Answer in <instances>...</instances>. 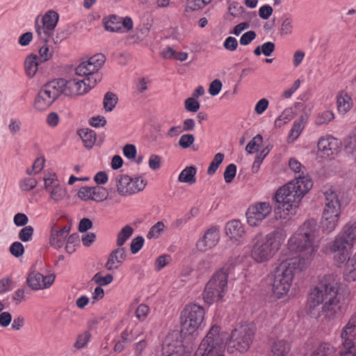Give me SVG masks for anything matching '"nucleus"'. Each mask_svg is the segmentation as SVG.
<instances>
[{"label": "nucleus", "instance_id": "38", "mask_svg": "<svg viewBox=\"0 0 356 356\" xmlns=\"http://www.w3.org/2000/svg\"><path fill=\"white\" fill-rule=\"evenodd\" d=\"M164 228L165 225L162 221L157 222L156 224L151 227L147 234V238L148 239L159 238L161 234L163 232Z\"/></svg>", "mask_w": 356, "mask_h": 356}, {"label": "nucleus", "instance_id": "57", "mask_svg": "<svg viewBox=\"0 0 356 356\" xmlns=\"http://www.w3.org/2000/svg\"><path fill=\"white\" fill-rule=\"evenodd\" d=\"M149 312V307L145 304H141L136 310V316L138 320L143 321L147 318Z\"/></svg>", "mask_w": 356, "mask_h": 356}, {"label": "nucleus", "instance_id": "36", "mask_svg": "<svg viewBox=\"0 0 356 356\" xmlns=\"http://www.w3.org/2000/svg\"><path fill=\"white\" fill-rule=\"evenodd\" d=\"M334 118L332 111L326 110L319 112L315 119V124L318 126L327 124Z\"/></svg>", "mask_w": 356, "mask_h": 356}, {"label": "nucleus", "instance_id": "49", "mask_svg": "<svg viewBox=\"0 0 356 356\" xmlns=\"http://www.w3.org/2000/svg\"><path fill=\"white\" fill-rule=\"evenodd\" d=\"M195 141V137L193 134H186L182 135L179 140V145L183 148H188Z\"/></svg>", "mask_w": 356, "mask_h": 356}, {"label": "nucleus", "instance_id": "44", "mask_svg": "<svg viewBox=\"0 0 356 356\" xmlns=\"http://www.w3.org/2000/svg\"><path fill=\"white\" fill-rule=\"evenodd\" d=\"M301 118H302V117ZM303 128L304 123L302 119L298 121H295L290 131L289 138H291L292 141L296 140L302 132Z\"/></svg>", "mask_w": 356, "mask_h": 356}, {"label": "nucleus", "instance_id": "46", "mask_svg": "<svg viewBox=\"0 0 356 356\" xmlns=\"http://www.w3.org/2000/svg\"><path fill=\"white\" fill-rule=\"evenodd\" d=\"M92 280L99 286H106L113 282V277L111 274L102 276L99 273H97L94 275Z\"/></svg>", "mask_w": 356, "mask_h": 356}, {"label": "nucleus", "instance_id": "7", "mask_svg": "<svg viewBox=\"0 0 356 356\" xmlns=\"http://www.w3.org/2000/svg\"><path fill=\"white\" fill-rule=\"evenodd\" d=\"M225 334L220 333V327H211L202 341L196 354L200 356H224Z\"/></svg>", "mask_w": 356, "mask_h": 356}, {"label": "nucleus", "instance_id": "4", "mask_svg": "<svg viewBox=\"0 0 356 356\" xmlns=\"http://www.w3.org/2000/svg\"><path fill=\"white\" fill-rule=\"evenodd\" d=\"M355 239L356 222L346 224L335 236L330 245V250L337 264H342L347 261Z\"/></svg>", "mask_w": 356, "mask_h": 356}, {"label": "nucleus", "instance_id": "63", "mask_svg": "<svg viewBox=\"0 0 356 356\" xmlns=\"http://www.w3.org/2000/svg\"><path fill=\"white\" fill-rule=\"evenodd\" d=\"M222 86V82L218 79H215L210 83L209 88V94L212 96L217 95L221 90Z\"/></svg>", "mask_w": 356, "mask_h": 356}, {"label": "nucleus", "instance_id": "3", "mask_svg": "<svg viewBox=\"0 0 356 356\" xmlns=\"http://www.w3.org/2000/svg\"><path fill=\"white\" fill-rule=\"evenodd\" d=\"M286 236L285 232L280 228L266 235L257 234L251 241V258L259 264L269 261L280 249Z\"/></svg>", "mask_w": 356, "mask_h": 356}, {"label": "nucleus", "instance_id": "52", "mask_svg": "<svg viewBox=\"0 0 356 356\" xmlns=\"http://www.w3.org/2000/svg\"><path fill=\"white\" fill-rule=\"evenodd\" d=\"M33 228L31 226H26L22 228L19 233V238L24 242H27L31 240Z\"/></svg>", "mask_w": 356, "mask_h": 356}, {"label": "nucleus", "instance_id": "43", "mask_svg": "<svg viewBox=\"0 0 356 356\" xmlns=\"http://www.w3.org/2000/svg\"><path fill=\"white\" fill-rule=\"evenodd\" d=\"M270 149L266 147L261 151V152L257 155L255 160L252 167V171L253 173L257 172L259 169L260 165L261 164L264 158L268 154Z\"/></svg>", "mask_w": 356, "mask_h": 356}, {"label": "nucleus", "instance_id": "2", "mask_svg": "<svg viewBox=\"0 0 356 356\" xmlns=\"http://www.w3.org/2000/svg\"><path fill=\"white\" fill-rule=\"evenodd\" d=\"M312 186L313 181L308 176L299 175L295 180L280 188L275 195L276 214L280 218L286 219L295 213L298 204Z\"/></svg>", "mask_w": 356, "mask_h": 356}, {"label": "nucleus", "instance_id": "58", "mask_svg": "<svg viewBox=\"0 0 356 356\" xmlns=\"http://www.w3.org/2000/svg\"><path fill=\"white\" fill-rule=\"evenodd\" d=\"M293 29V20L291 18H286L283 20L280 32L282 35H289L292 33Z\"/></svg>", "mask_w": 356, "mask_h": 356}, {"label": "nucleus", "instance_id": "41", "mask_svg": "<svg viewBox=\"0 0 356 356\" xmlns=\"http://www.w3.org/2000/svg\"><path fill=\"white\" fill-rule=\"evenodd\" d=\"M92 200L100 202L108 198L106 189L102 186L92 187Z\"/></svg>", "mask_w": 356, "mask_h": 356}, {"label": "nucleus", "instance_id": "29", "mask_svg": "<svg viewBox=\"0 0 356 356\" xmlns=\"http://www.w3.org/2000/svg\"><path fill=\"white\" fill-rule=\"evenodd\" d=\"M344 277L348 282L356 280V252L353 257H348L344 269Z\"/></svg>", "mask_w": 356, "mask_h": 356}, {"label": "nucleus", "instance_id": "42", "mask_svg": "<svg viewBox=\"0 0 356 356\" xmlns=\"http://www.w3.org/2000/svg\"><path fill=\"white\" fill-rule=\"evenodd\" d=\"M293 118V111L291 108H286L282 114L275 120V124L281 127L282 124H286Z\"/></svg>", "mask_w": 356, "mask_h": 356}, {"label": "nucleus", "instance_id": "9", "mask_svg": "<svg viewBox=\"0 0 356 356\" xmlns=\"http://www.w3.org/2000/svg\"><path fill=\"white\" fill-rule=\"evenodd\" d=\"M204 317V308L196 304L188 305L181 313V333L193 334L202 324Z\"/></svg>", "mask_w": 356, "mask_h": 356}, {"label": "nucleus", "instance_id": "62", "mask_svg": "<svg viewBox=\"0 0 356 356\" xmlns=\"http://www.w3.org/2000/svg\"><path fill=\"white\" fill-rule=\"evenodd\" d=\"M257 35L254 31H249L243 33L240 38L241 45H248L256 38Z\"/></svg>", "mask_w": 356, "mask_h": 356}, {"label": "nucleus", "instance_id": "26", "mask_svg": "<svg viewBox=\"0 0 356 356\" xmlns=\"http://www.w3.org/2000/svg\"><path fill=\"white\" fill-rule=\"evenodd\" d=\"M132 178L126 175H120L116 177V186L118 193L126 196L132 194Z\"/></svg>", "mask_w": 356, "mask_h": 356}, {"label": "nucleus", "instance_id": "53", "mask_svg": "<svg viewBox=\"0 0 356 356\" xmlns=\"http://www.w3.org/2000/svg\"><path fill=\"white\" fill-rule=\"evenodd\" d=\"M185 108L189 112H197L200 107V104L198 101H197L194 97H189L186 99L184 102Z\"/></svg>", "mask_w": 356, "mask_h": 356}, {"label": "nucleus", "instance_id": "55", "mask_svg": "<svg viewBox=\"0 0 356 356\" xmlns=\"http://www.w3.org/2000/svg\"><path fill=\"white\" fill-rule=\"evenodd\" d=\"M207 4L204 0H188L187 1L186 11L197 10L204 8Z\"/></svg>", "mask_w": 356, "mask_h": 356}, {"label": "nucleus", "instance_id": "64", "mask_svg": "<svg viewBox=\"0 0 356 356\" xmlns=\"http://www.w3.org/2000/svg\"><path fill=\"white\" fill-rule=\"evenodd\" d=\"M161 163V158L156 154H152L149 159V167L153 170H156L160 168Z\"/></svg>", "mask_w": 356, "mask_h": 356}, {"label": "nucleus", "instance_id": "39", "mask_svg": "<svg viewBox=\"0 0 356 356\" xmlns=\"http://www.w3.org/2000/svg\"><path fill=\"white\" fill-rule=\"evenodd\" d=\"M129 332L127 330H124L121 334V339L116 342L114 346V350L115 352H121L124 350V348L128 346L132 341L131 339L129 337Z\"/></svg>", "mask_w": 356, "mask_h": 356}, {"label": "nucleus", "instance_id": "28", "mask_svg": "<svg viewBox=\"0 0 356 356\" xmlns=\"http://www.w3.org/2000/svg\"><path fill=\"white\" fill-rule=\"evenodd\" d=\"M78 134L87 149H91L93 147L96 141V134L93 130L81 129L78 131Z\"/></svg>", "mask_w": 356, "mask_h": 356}, {"label": "nucleus", "instance_id": "6", "mask_svg": "<svg viewBox=\"0 0 356 356\" xmlns=\"http://www.w3.org/2000/svg\"><path fill=\"white\" fill-rule=\"evenodd\" d=\"M325 207L322 214L321 227L325 234L332 232L338 225L341 214V203L337 192L330 188L323 192Z\"/></svg>", "mask_w": 356, "mask_h": 356}, {"label": "nucleus", "instance_id": "35", "mask_svg": "<svg viewBox=\"0 0 356 356\" xmlns=\"http://www.w3.org/2000/svg\"><path fill=\"white\" fill-rule=\"evenodd\" d=\"M335 352L334 348L329 343L320 344L310 356H333Z\"/></svg>", "mask_w": 356, "mask_h": 356}, {"label": "nucleus", "instance_id": "23", "mask_svg": "<svg viewBox=\"0 0 356 356\" xmlns=\"http://www.w3.org/2000/svg\"><path fill=\"white\" fill-rule=\"evenodd\" d=\"M54 226L53 225L51 229L49 245L55 249H60L63 246L70 228L65 226L58 230L55 229Z\"/></svg>", "mask_w": 356, "mask_h": 356}, {"label": "nucleus", "instance_id": "22", "mask_svg": "<svg viewBox=\"0 0 356 356\" xmlns=\"http://www.w3.org/2000/svg\"><path fill=\"white\" fill-rule=\"evenodd\" d=\"M127 251L124 248L118 247L113 250L108 257L105 268L109 271L118 269L127 259Z\"/></svg>", "mask_w": 356, "mask_h": 356}, {"label": "nucleus", "instance_id": "48", "mask_svg": "<svg viewBox=\"0 0 356 356\" xmlns=\"http://www.w3.org/2000/svg\"><path fill=\"white\" fill-rule=\"evenodd\" d=\"M263 138L260 134L254 137L246 145L245 150L249 154H252L257 150V147L262 143Z\"/></svg>", "mask_w": 356, "mask_h": 356}, {"label": "nucleus", "instance_id": "51", "mask_svg": "<svg viewBox=\"0 0 356 356\" xmlns=\"http://www.w3.org/2000/svg\"><path fill=\"white\" fill-rule=\"evenodd\" d=\"M147 184V181L142 177H136L132 179V194L138 193L143 191Z\"/></svg>", "mask_w": 356, "mask_h": 356}, {"label": "nucleus", "instance_id": "18", "mask_svg": "<svg viewBox=\"0 0 356 356\" xmlns=\"http://www.w3.org/2000/svg\"><path fill=\"white\" fill-rule=\"evenodd\" d=\"M318 232V226L316 220H308L292 235V241L295 243L307 238L316 243Z\"/></svg>", "mask_w": 356, "mask_h": 356}, {"label": "nucleus", "instance_id": "56", "mask_svg": "<svg viewBox=\"0 0 356 356\" xmlns=\"http://www.w3.org/2000/svg\"><path fill=\"white\" fill-rule=\"evenodd\" d=\"M170 256L168 254H163L159 256L155 261V270L157 271L161 270L170 261Z\"/></svg>", "mask_w": 356, "mask_h": 356}, {"label": "nucleus", "instance_id": "20", "mask_svg": "<svg viewBox=\"0 0 356 356\" xmlns=\"http://www.w3.org/2000/svg\"><path fill=\"white\" fill-rule=\"evenodd\" d=\"M104 28L111 32L129 31L133 28V22L129 17L122 19L116 15H111L108 19H104Z\"/></svg>", "mask_w": 356, "mask_h": 356}, {"label": "nucleus", "instance_id": "16", "mask_svg": "<svg viewBox=\"0 0 356 356\" xmlns=\"http://www.w3.org/2000/svg\"><path fill=\"white\" fill-rule=\"evenodd\" d=\"M293 242L291 236L288 241V249L292 252L298 254V261L300 263L301 261H305L311 259L318 248L317 243L307 238L295 243Z\"/></svg>", "mask_w": 356, "mask_h": 356}, {"label": "nucleus", "instance_id": "45", "mask_svg": "<svg viewBox=\"0 0 356 356\" xmlns=\"http://www.w3.org/2000/svg\"><path fill=\"white\" fill-rule=\"evenodd\" d=\"M229 13L236 17L243 13L244 8L238 2L227 1Z\"/></svg>", "mask_w": 356, "mask_h": 356}, {"label": "nucleus", "instance_id": "8", "mask_svg": "<svg viewBox=\"0 0 356 356\" xmlns=\"http://www.w3.org/2000/svg\"><path fill=\"white\" fill-rule=\"evenodd\" d=\"M228 273L224 270L216 272L207 283L202 293L209 305L221 300L227 291Z\"/></svg>", "mask_w": 356, "mask_h": 356}, {"label": "nucleus", "instance_id": "19", "mask_svg": "<svg viewBox=\"0 0 356 356\" xmlns=\"http://www.w3.org/2000/svg\"><path fill=\"white\" fill-rule=\"evenodd\" d=\"M55 277L54 274L44 276L39 272L32 271L26 277V284L35 291L47 289L52 285Z\"/></svg>", "mask_w": 356, "mask_h": 356}, {"label": "nucleus", "instance_id": "1", "mask_svg": "<svg viewBox=\"0 0 356 356\" xmlns=\"http://www.w3.org/2000/svg\"><path fill=\"white\" fill-rule=\"evenodd\" d=\"M339 278L334 273L325 275L318 284L311 291L308 298L309 312L312 315L315 307H321L322 314L327 318H332L341 313L342 307L337 297Z\"/></svg>", "mask_w": 356, "mask_h": 356}, {"label": "nucleus", "instance_id": "50", "mask_svg": "<svg viewBox=\"0 0 356 356\" xmlns=\"http://www.w3.org/2000/svg\"><path fill=\"white\" fill-rule=\"evenodd\" d=\"M144 244V238L143 236H138L132 239L130 244V250L132 254L138 253L143 248Z\"/></svg>", "mask_w": 356, "mask_h": 356}, {"label": "nucleus", "instance_id": "54", "mask_svg": "<svg viewBox=\"0 0 356 356\" xmlns=\"http://www.w3.org/2000/svg\"><path fill=\"white\" fill-rule=\"evenodd\" d=\"M10 252L14 257H19L24 254V248L20 242L16 241L10 245Z\"/></svg>", "mask_w": 356, "mask_h": 356}, {"label": "nucleus", "instance_id": "47", "mask_svg": "<svg viewBox=\"0 0 356 356\" xmlns=\"http://www.w3.org/2000/svg\"><path fill=\"white\" fill-rule=\"evenodd\" d=\"M236 173V165L234 163L228 165L224 172V179L226 183H231L234 179Z\"/></svg>", "mask_w": 356, "mask_h": 356}, {"label": "nucleus", "instance_id": "14", "mask_svg": "<svg viewBox=\"0 0 356 356\" xmlns=\"http://www.w3.org/2000/svg\"><path fill=\"white\" fill-rule=\"evenodd\" d=\"M343 340V349L340 350L341 356H356V349L353 340H356V314L353 315L341 332Z\"/></svg>", "mask_w": 356, "mask_h": 356}, {"label": "nucleus", "instance_id": "25", "mask_svg": "<svg viewBox=\"0 0 356 356\" xmlns=\"http://www.w3.org/2000/svg\"><path fill=\"white\" fill-rule=\"evenodd\" d=\"M225 233L231 239L238 241L245 232L243 224L238 220H233L226 224Z\"/></svg>", "mask_w": 356, "mask_h": 356}, {"label": "nucleus", "instance_id": "30", "mask_svg": "<svg viewBox=\"0 0 356 356\" xmlns=\"http://www.w3.org/2000/svg\"><path fill=\"white\" fill-rule=\"evenodd\" d=\"M196 168L194 166H188L184 168L179 174L178 180L180 182L193 184L196 182L195 175Z\"/></svg>", "mask_w": 356, "mask_h": 356}, {"label": "nucleus", "instance_id": "11", "mask_svg": "<svg viewBox=\"0 0 356 356\" xmlns=\"http://www.w3.org/2000/svg\"><path fill=\"white\" fill-rule=\"evenodd\" d=\"M254 331L250 325H243L235 328L231 334L228 346L240 352L246 351L250 346Z\"/></svg>", "mask_w": 356, "mask_h": 356}, {"label": "nucleus", "instance_id": "13", "mask_svg": "<svg viewBox=\"0 0 356 356\" xmlns=\"http://www.w3.org/2000/svg\"><path fill=\"white\" fill-rule=\"evenodd\" d=\"M57 81H63L62 94L65 95H83L87 93L97 83L95 78L92 81L90 77H87L83 80L72 79L68 81L60 79Z\"/></svg>", "mask_w": 356, "mask_h": 356}, {"label": "nucleus", "instance_id": "27", "mask_svg": "<svg viewBox=\"0 0 356 356\" xmlns=\"http://www.w3.org/2000/svg\"><path fill=\"white\" fill-rule=\"evenodd\" d=\"M291 346L285 340L275 341L271 347L270 356H289Z\"/></svg>", "mask_w": 356, "mask_h": 356}, {"label": "nucleus", "instance_id": "32", "mask_svg": "<svg viewBox=\"0 0 356 356\" xmlns=\"http://www.w3.org/2000/svg\"><path fill=\"white\" fill-rule=\"evenodd\" d=\"M134 228L129 225L123 227L117 234L116 245L118 247L124 248L123 245L132 236Z\"/></svg>", "mask_w": 356, "mask_h": 356}, {"label": "nucleus", "instance_id": "61", "mask_svg": "<svg viewBox=\"0 0 356 356\" xmlns=\"http://www.w3.org/2000/svg\"><path fill=\"white\" fill-rule=\"evenodd\" d=\"M136 147L134 145L127 144L123 147V154L129 159H134L136 156Z\"/></svg>", "mask_w": 356, "mask_h": 356}, {"label": "nucleus", "instance_id": "15", "mask_svg": "<svg viewBox=\"0 0 356 356\" xmlns=\"http://www.w3.org/2000/svg\"><path fill=\"white\" fill-rule=\"evenodd\" d=\"M59 16L54 10L47 11L42 17V26L38 24V19L35 22V31L39 39L47 43L49 42L54 29L56 28Z\"/></svg>", "mask_w": 356, "mask_h": 356}, {"label": "nucleus", "instance_id": "17", "mask_svg": "<svg viewBox=\"0 0 356 356\" xmlns=\"http://www.w3.org/2000/svg\"><path fill=\"white\" fill-rule=\"evenodd\" d=\"M272 211V207L269 202H262L254 204L249 207L246 211L248 223L252 226H257Z\"/></svg>", "mask_w": 356, "mask_h": 356}, {"label": "nucleus", "instance_id": "34", "mask_svg": "<svg viewBox=\"0 0 356 356\" xmlns=\"http://www.w3.org/2000/svg\"><path fill=\"white\" fill-rule=\"evenodd\" d=\"M350 100L347 94H341L337 97V108L339 113L345 114L350 109Z\"/></svg>", "mask_w": 356, "mask_h": 356}, {"label": "nucleus", "instance_id": "40", "mask_svg": "<svg viewBox=\"0 0 356 356\" xmlns=\"http://www.w3.org/2000/svg\"><path fill=\"white\" fill-rule=\"evenodd\" d=\"M224 158H225V155L222 153H217L214 156L212 161L211 162L209 166L208 167V169H207L208 175H213L216 172L219 165L222 162Z\"/></svg>", "mask_w": 356, "mask_h": 356}, {"label": "nucleus", "instance_id": "10", "mask_svg": "<svg viewBox=\"0 0 356 356\" xmlns=\"http://www.w3.org/2000/svg\"><path fill=\"white\" fill-rule=\"evenodd\" d=\"M63 83L56 79L44 84L35 99L34 108L39 111L47 110L62 94Z\"/></svg>", "mask_w": 356, "mask_h": 356}, {"label": "nucleus", "instance_id": "24", "mask_svg": "<svg viewBox=\"0 0 356 356\" xmlns=\"http://www.w3.org/2000/svg\"><path fill=\"white\" fill-rule=\"evenodd\" d=\"M318 149L325 155L332 156L339 152V143L337 138L330 136L322 138L318 143Z\"/></svg>", "mask_w": 356, "mask_h": 356}, {"label": "nucleus", "instance_id": "59", "mask_svg": "<svg viewBox=\"0 0 356 356\" xmlns=\"http://www.w3.org/2000/svg\"><path fill=\"white\" fill-rule=\"evenodd\" d=\"M78 197L82 200H92V187L83 186L78 192Z\"/></svg>", "mask_w": 356, "mask_h": 356}, {"label": "nucleus", "instance_id": "12", "mask_svg": "<svg viewBox=\"0 0 356 356\" xmlns=\"http://www.w3.org/2000/svg\"><path fill=\"white\" fill-rule=\"evenodd\" d=\"M106 61V57L102 54H97L86 60H83L75 69V73L78 76L90 77L93 81H100L101 76L97 72L102 67Z\"/></svg>", "mask_w": 356, "mask_h": 356}, {"label": "nucleus", "instance_id": "21", "mask_svg": "<svg viewBox=\"0 0 356 356\" xmlns=\"http://www.w3.org/2000/svg\"><path fill=\"white\" fill-rule=\"evenodd\" d=\"M219 238V229L216 227H211L208 229L203 236L197 241L196 247L199 251L205 252L216 246L218 243Z\"/></svg>", "mask_w": 356, "mask_h": 356}, {"label": "nucleus", "instance_id": "60", "mask_svg": "<svg viewBox=\"0 0 356 356\" xmlns=\"http://www.w3.org/2000/svg\"><path fill=\"white\" fill-rule=\"evenodd\" d=\"M269 102L266 98H262L259 100L254 106V111L258 115H261L268 108Z\"/></svg>", "mask_w": 356, "mask_h": 356}, {"label": "nucleus", "instance_id": "37", "mask_svg": "<svg viewBox=\"0 0 356 356\" xmlns=\"http://www.w3.org/2000/svg\"><path fill=\"white\" fill-rule=\"evenodd\" d=\"M118 97L113 92H106L104 98V108L106 111H111L118 103Z\"/></svg>", "mask_w": 356, "mask_h": 356}, {"label": "nucleus", "instance_id": "5", "mask_svg": "<svg viewBox=\"0 0 356 356\" xmlns=\"http://www.w3.org/2000/svg\"><path fill=\"white\" fill-rule=\"evenodd\" d=\"M298 259L287 258L282 261L274 270L273 292L278 298L288 293L294 277Z\"/></svg>", "mask_w": 356, "mask_h": 356}, {"label": "nucleus", "instance_id": "33", "mask_svg": "<svg viewBox=\"0 0 356 356\" xmlns=\"http://www.w3.org/2000/svg\"><path fill=\"white\" fill-rule=\"evenodd\" d=\"M50 198L55 202L63 200L67 197L66 188L61 185L57 184L49 190Z\"/></svg>", "mask_w": 356, "mask_h": 356}, {"label": "nucleus", "instance_id": "31", "mask_svg": "<svg viewBox=\"0 0 356 356\" xmlns=\"http://www.w3.org/2000/svg\"><path fill=\"white\" fill-rule=\"evenodd\" d=\"M38 56L34 54L28 56L24 61V68L26 74L29 77H33L38 71Z\"/></svg>", "mask_w": 356, "mask_h": 356}]
</instances>
